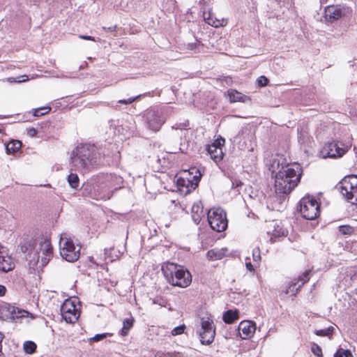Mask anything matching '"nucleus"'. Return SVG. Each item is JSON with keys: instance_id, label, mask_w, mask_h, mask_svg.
I'll return each mask as SVG.
<instances>
[{"instance_id": "4c0bfd02", "label": "nucleus", "mask_w": 357, "mask_h": 357, "mask_svg": "<svg viewBox=\"0 0 357 357\" xmlns=\"http://www.w3.org/2000/svg\"><path fill=\"white\" fill-rule=\"evenodd\" d=\"M257 82L259 86H265L268 83V79L266 77L261 75L257 79Z\"/></svg>"}, {"instance_id": "aec40b11", "label": "nucleus", "mask_w": 357, "mask_h": 357, "mask_svg": "<svg viewBox=\"0 0 357 357\" xmlns=\"http://www.w3.org/2000/svg\"><path fill=\"white\" fill-rule=\"evenodd\" d=\"M192 178L193 181L190 178H182L181 180H178V183L182 186H185L187 191L190 192L198 186V183L201 178V174L199 172V175H195Z\"/></svg>"}, {"instance_id": "37998d69", "label": "nucleus", "mask_w": 357, "mask_h": 357, "mask_svg": "<svg viewBox=\"0 0 357 357\" xmlns=\"http://www.w3.org/2000/svg\"><path fill=\"white\" fill-rule=\"evenodd\" d=\"M79 38L84 40H93L95 41V39L93 37L91 36H86V35H79Z\"/></svg>"}, {"instance_id": "0eeeda50", "label": "nucleus", "mask_w": 357, "mask_h": 357, "mask_svg": "<svg viewBox=\"0 0 357 357\" xmlns=\"http://www.w3.org/2000/svg\"><path fill=\"white\" fill-rule=\"evenodd\" d=\"M338 189L348 202L357 206V176L344 177L339 183Z\"/></svg>"}, {"instance_id": "a211bd4d", "label": "nucleus", "mask_w": 357, "mask_h": 357, "mask_svg": "<svg viewBox=\"0 0 357 357\" xmlns=\"http://www.w3.org/2000/svg\"><path fill=\"white\" fill-rule=\"evenodd\" d=\"M238 330L242 339H248L254 335L256 326L253 321H243L240 323Z\"/></svg>"}, {"instance_id": "49530a36", "label": "nucleus", "mask_w": 357, "mask_h": 357, "mask_svg": "<svg viewBox=\"0 0 357 357\" xmlns=\"http://www.w3.org/2000/svg\"><path fill=\"white\" fill-rule=\"evenodd\" d=\"M164 357H183V354L178 353L174 354H166L164 356Z\"/></svg>"}, {"instance_id": "20e7f679", "label": "nucleus", "mask_w": 357, "mask_h": 357, "mask_svg": "<svg viewBox=\"0 0 357 357\" xmlns=\"http://www.w3.org/2000/svg\"><path fill=\"white\" fill-rule=\"evenodd\" d=\"M162 271L167 281L172 286L185 288L192 282L190 273L182 266L168 263L162 267Z\"/></svg>"}, {"instance_id": "5701e85b", "label": "nucleus", "mask_w": 357, "mask_h": 357, "mask_svg": "<svg viewBox=\"0 0 357 357\" xmlns=\"http://www.w3.org/2000/svg\"><path fill=\"white\" fill-rule=\"evenodd\" d=\"M228 96H229V101L231 102H245L247 100H250L247 96L243 95V93L237 91L236 90H233V89L228 91Z\"/></svg>"}, {"instance_id": "423d86ee", "label": "nucleus", "mask_w": 357, "mask_h": 357, "mask_svg": "<svg viewBox=\"0 0 357 357\" xmlns=\"http://www.w3.org/2000/svg\"><path fill=\"white\" fill-rule=\"evenodd\" d=\"M168 110V107H164L161 109L152 108L148 109L143 116L146 128L153 132L158 131L166 121L165 113Z\"/></svg>"}, {"instance_id": "7ed1b4c3", "label": "nucleus", "mask_w": 357, "mask_h": 357, "mask_svg": "<svg viewBox=\"0 0 357 357\" xmlns=\"http://www.w3.org/2000/svg\"><path fill=\"white\" fill-rule=\"evenodd\" d=\"M99 155L93 144H80L72 152L70 165L75 170L84 173L97 165Z\"/></svg>"}, {"instance_id": "79ce46f5", "label": "nucleus", "mask_w": 357, "mask_h": 357, "mask_svg": "<svg viewBox=\"0 0 357 357\" xmlns=\"http://www.w3.org/2000/svg\"><path fill=\"white\" fill-rule=\"evenodd\" d=\"M245 266H246V268L250 271V272H254L255 271V268H254V266L252 264V263L250 261H248L245 263Z\"/></svg>"}, {"instance_id": "58836bf2", "label": "nucleus", "mask_w": 357, "mask_h": 357, "mask_svg": "<svg viewBox=\"0 0 357 357\" xmlns=\"http://www.w3.org/2000/svg\"><path fill=\"white\" fill-rule=\"evenodd\" d=\"M50 108H40L35 109L33 112V115L36 116H42L46 113H47L50 111Z\"/></svg>"}, {"instance_id": "1a4fd4ad", "label": "nucleus", "mask_w": 357, "mask_h": 357, "mask_svg": "<svg viewBox=\"0 0 357 357\" xmlns=\"http://www.w3.org/2000/svg\"><path fill=\"white\" fill-rule=\"evenodd\" d=\"M196 333L202 344H211L215 335V327L213 319L208 317H202L200 325L197 328Z\"/></svg>"}, {"instance_id": "6e6552de", "label": "nucleus", "mask_w": 357, "mask_h": 357, "mask_svg": "<svg viewBox=\"0 0 357 357\" xmlns=\"http://www.w3.org/2000/svg\"><path fill=\"white\" fill-rule=\"evenodd\" d=\"M59 252L63 259L74 262L79 258L80 246L75 245L70 238L61 236L59 241Z\"/></svg>"}, {"instance_id": "c03bdc74", "label": "nucleus", "mask_w": 357, "mask_h": 357, "mask_svg": "<svg viewBox=\"0 0 357 357\" xmlns=\"http://www.w3.org/2000/svg\"><path fill=\"white\" fill-rule=\"evenodd\" d=\"M273 236L274 237H279L281 235H284V232L283 231H281L280 230H278V229H275L273 231Z\"/></svg>"}, {"instance_id": "4be33fe9", "label": "nucleus", "mask_w": 357, "mask_h": 357, "mask_svg": "<svg viewBox=\"0 0 357 357\" xmlns=\"http://www.w3.org/2000/svg\"><path fill=\"white\" fill-rule=\"evenodd\" d=\"M203 17L205 22L212 26L218 27L223 25L224 20L218 19L211 11H204Z\"/></svg>"}, {"instance_id": "f257e3e1", "label": "nucleus", "mask_w": 357, "mask_h": 357, "mask_svg": "<svg viewBox=\"0 0 357 357\" xmlns=\"http://www.w3.org/2000/svg\"><path fill=\"white\" fill-rule=\"evenodd\" d=\"M271 169L275 174V192L280 204H282L291 190L297 186L301 180L302 170L297 163L283 165L280 161L273 160Z\"/></svg>"}, {"instance_id": "f03ea898", "label": "nucleus", "mask_w": 357, "mask_h": 357, "mask_svg": "<svg viewBox=\"0 0 357 357\" xmlns=\"http://www.w3.org/2000/svg\"><path fill=\"white\" fill-rule=\"evenodd\" d=\"M21 250L26 253V259L30 268H42L53 257V248L49 239L39 237L29 239L21 245Z\"/></svg>"}, {"instance_id": "de8ad7c7", "label": "nucleus", "mask_w": 357, "mask_h": 357, "mask_svg": "<svg viewBox=\"0 0 357 357\" xmlns=\"http://www.w3.org/2000/svg\"><path fill=\"white\" fill-rule=\"evenodd\" d=\"M103 29L107 30V31H111V32L115 31L116 29V26L114 25V26H109V27H107H107H103Z\"/></svg>"}, {"instance_id": "7c9ffc66", "label": "nucleus", "mask_w": 357, "mask_h": 357, "mask_svg": "<svg viewBox=\"0 0 357 357\" xmlns=\"http://www.w3.org/2000/svg\"><path fill=\"white\" fill-rule=\"evenodd\" d=\"M334 357H353V356L349 350L340 348L335 352Z\"/></svg>"}, {"instance_id": "72a5a7b5", "label": "nucleus", "mask_w": 357, "mask_h": 357, "mask_svg": "<svg viewBox=\"0 0 357 357\" xmlns=\"http://www.w3.org/2000/svg\"><path fill=\"white\" fill-rule=\"evenodd\" d=\"M353 231L354 229L349 225H342L339 227V231L344 235L350 234Z\"/></svg>"}, {"instance_id": "e433bc0d", "label": "nucleus", "mask_w": 357, "mask_h": 357, "mask_svg": "<svg viewBox=\"0 0 357 357\" xmlns=\"http://www.w3.org/2000/svg\"><path fill=\"white\" fill-rule=\"evenodd\" d=\"M200 43H193L188 44V48L194 52H199L200 51Z\"/></svg>"}, {"instance_id": "6ab92c4d", "label": "nucleus", "mask_w": 357, "mask_h": 357, "mask_svg": "<svg viewBox=\"0 0 357 357\" xmlns=\"http://www.w3.org/2000/svg\"><path fill=\"white\" fill-rule=\"evenodd\" d=\"M100 177L105 181L108 188L113 190V192H115L121 188V184L123 182V178L121 176L109 174Z\"/></svg>"}, {"instance_id": "2eb2a0df", "label": "nucleus", "mask_w": 357, "mask_h": 357, "mask_svg": "<svg viewBox=\"0 0 357 357\" xmlns=\"http://www.w3.org/2000/svg\"><path fill=\"white\" fill-rule=\"evenodd\" d=\"M225 139L222 137L217 139L213 143L207 146L206 151L211 158L216 163L223 158L222 146L225 144Z\"/></svg>"}, {"instance_id": "c85d7f7f", "label": "nucleus", "mask_w": 357, "mask_h": 357, "mask_svg": "<svg viewBox=\"0 0 357 357\" xmlns=\"http://www.w3.org/2000/svg\"><path fill=\"white\" fill-rule=\"evenodd\" d=\"M36 344L32 341H26L24 343L23 348L26 354H32L36 350Z\"/></svg>"}, {"instance_id": "ddd939ff", "label": "nucleus", "mask_w": 357, "mask_h": 357, "mask_svg": "<svg viewBox=\"0 0 357 357\" xmlns=\"http://www.w3.org/2000/svg\"><path fill=\"white\" fill-rule=\"evenodd\" d=\"M352 9L345 6H328L324 10V18L326 22L333 23L342 18L348 17L351 15Z\"/></svg>"}, {"instance_id": "9d476101", "label": "nucleus", "mask_w": 357, "mask_h": 357, "mask_svg": "<svg viewBox=\"0 0 357 357\" xmlns=\"http://www.w3.org/2000/svg\"><path fill=\"white\" fill-rule=\"evenodd\" d=\"M208 223L211 229L218 232L225 231L227 227L225 211L221 208H213L207 213Z\"/></svg>"}, {"instance_id": "b1692460", "label": "nucleus", "mask_w": 357, "mask_h": 357, "mask_svg": "<svg viewBox=\"0 0 357 357\" xmlns=\"http://www.w3.org/2000/svg\"><path fill=\"white\" fill-rule=\"evenodd\" d=\"M22 146V142L19 140H12L6 145V151L7 154H14L17 153Z\"/></svg>"}, {"instance_id": "a19ab883", "label": "nucleus", "mask_w": 357, "mask_h": 357, "mask_svg": "<svg viewBox=\"0 0 357 357\" xmlns=\"http://www.w3.org/2000/svg\"><path fill=\"white\" fill-rule=\"evenodd\" d=\"M106 337H107L106 333L97 334L95 336H93V337L90 338V340L93 341V342H99V341L102 340Z\"/></svg>"}, {"instance_id": "412c9836", "label": "nucleus", "mask_w": 357, "mask_h": 357, "mask_svg": "<svg viewBox=\"0 0 357 357\" xmlns=\"http://www.w3.org/2000/svg\"><path fill=\"white\" fill-rule=\"evenodd\" d=\"M192 218L196 225L199 224L202 218L204 217L205 213L203 206L200 202L195 203L191 209Z\"/></svg>"}, {"instance_id": "c9c22d12", "label": "nucleus", "mask_w": 357, "mask_h": 357, "mask_svg": "<svg viewBox=\"0 0 357 357\" xmlns=\"http://www.w3.org/2000/svg\"><path fill=\"white\" fill-rule=\"evenodd\" d=\"M261 252L259 248L252 250V259L254 261L258 262L261 260Z\"/></svg>"}, {"instance_id": "a878e982", "label": "nucleus", "mask_w": 357, "mask_h": 357, "mask_svg": "<svg viewBox=\"0 0 357 357\" xmlns=\"http://www.w3.org/2000/svg\"><path fill=\"white\" fill-rule=\"evenodd\" d=\"M238 319V313L236 310H229L222 316V319L226 324H231Z\"/></svg>"}, {"instance_id": "f8f14e48", "label": "nucleus", "mask_w": 357, "mask_h": 357, "mask_svg": "<svg viewBox=\"0 0 357 357\" xmlns=\"http://www.w3.org/2000/svg\"><path fill=\"white\" fill-rule=\"evenodd\" d=\"M299 211L307 220H314L319 215V204L310 196L303 197L299 202Z\"/></svg>"}, {"instance_id": "39448f33", "label": "nucleus", "mask_w": 357, "mask_h": 357, "mask_svg": "<svg viewBox=\"0 0 357 357\" xmlns=\"http://www.w3.org/2000/svg\"><path fill=\"white\" fill-rule=\"evenodd\" d=\"M82 195L96 200H107L111 198L114 192L108 188L100 176L96 182H90L82 186Z\"/></svg>"}, {"instance_id": "cd10ccee", "label": "nucleus", "mask_w": 357, "mask_h": 357, "mask_svg": "<svg viewBox=\"0 0 357 357\" xmlns=\"http://www.w3.org/2000/svg\"><path fill=\"white\" fill-rule=\"evenodd\" d=\"M68 182L73 188H77L79 185V179L77 174L70 173L68 176Z\"/></svg>"}, {"instance_id": "a18cd8bd", "label": "nucleus", "mask_w": 357, "mask_h": 357, "mask_svg": "<svg viewBox=\"0 0 357 357\" xmlns=\"http://www.w3.org/2000/svg\"><path fill=\"white\" fill-rule=\"evenodd\" d=\"M6 292V287L2 284H0V296H4Z\"/></svg>"}, {"instance_id": "473e14b6", "label": "nucleus", "mask_w": 357, "mask_h": 357, "mask_svg": "<svg viewBox=\"0 0 357 357\" xmlns=\"http://www.w3.org/2000/svg\"><path fill=\"white\" fill-rule=\"evenodd\" d=\"M312 352L317 356V357H322V350L321 348L317 344L314 343L311 347Z\"/></svg>"}, {"instance_id": "9b49d317", "label": "nucleus", "mask_w": 357, "mask_h": 357, "mask_svg": "<svg viewBox=\"0 0 357 357\" xmlns=\"http://www.w3.org/2000/svg\"><path fill=\"white\" fill-rule=\"evenodd\" d=\"M351 146L350 144H344L340 141H332L326 143L320 151L323 158H337L344 155Z\"/></svg>"}, {"instance_id": "8fccbe9b", "label": "nucleus", "mask_w": 357, "mask_h": 357, "mask_svg": "<svg viewBox=\"0 0 357 357\" xmlns=\"http://www.w3.org/2000/svg\"><path fill=\"white\" fill-rule=\"evenodd\" d=\"M29 134L31 136H34L36 134V130L34 128H31L29 130Z\"/></svg>"}, {"instance_id": "2f4dec72", "label": "nucleus", "mask_w": 357, "mask_h": 357, "mask_svg": "<svg viewBox=\"0 0 357 357\" xmlns=\"http://www.w3.org/2000/svg\"><path fill=\"white\" fill-rule=\"evenodd\" d=\"M185 328H186V326H185V324L179 325L178 326L174 328L172 330L171 334L173 336H176V335H181V334H183L184 333Z\"/></svg>"}, {"instance_id": "09e8293b", "label": "nucleus", "mask_w": 357, "mask_h": 357, "mask_svg": "<svg viewBox=\"0 0 357 357\" xmlns=\"http://www.w3.org/2000/svg\"><path fill=\"white\" fill-rule=\"evenodd\" d=\"M298 138V142L300 143H304L305 142V140L304 139L305 136H304V134H303V133H300Z\"/></svg>"}, {"instance_id": "f3484780", "label": "nucleus", "mask_w": 357, "mask_h": 357, "mask_svg": "<svg viewBox=\"0 0 357 357\" xmlns=\"http://www.w3.org/2000/svg\"><path fill=\"white\" fill-rule=\"evenodd\" d=\"M14 267L13 258L6 253L5 248L0 246V271L8 272Z\"/></svg>"}, {"instance_id": "4468645a", "label": "nucleus", "mask_w": 357, "mask_h": 357, "mask_svg": "<svg viewBox=\"0 0 357 357\" xmlns=\"http://www.w3.org/2000/svg\"><path fill=\"white\" fill-rule=\"evenodd\" d=\"M61 312L63 319L67 323H74L79 317V312L74 303L70 300H66L61 307Z\"/></svg>"}, {"instance_id": "bb28decb", "label": "nucleus", "mask_w": 357, "mask_h": 357, "mask_svg": "<svg viewBox=\"0 0 357 357\" xmlns=\"http://www.w3.org/2000/svg\"><path fill=\"white\" fill-rule=\"evenodd\" d=\"M133 318H128L123 320V327L119 331V335L124 337L128 334L129 331L133 326Z\"/></svg>"}, {"instance_id": "ea45409f", "label": "nucleus", "mask_w": 357, "mask_h": 357, "mask_svg": "<svg viewBox=\"0 0 357 357\" xmlns=\"http://www.w3.org/2000/svg\"><path fill=\"white\" fill-rule=\"evenodd\" d=\"M139 96H136V97H131V98H129L128 99H122V100H119L118 101L119 103H121V104H126V105H128V104H131L132 102H133L137 98H138Z\"/></svg>"}, {"instance_id": "603ef678", "label": "nucleus", "mask_w": 357, "mask_h": 357, "mask_svg": "<svg viewBox=\"0 0 357 357\" xmlns=\"http://www.w3.org/2000/svg\"><path fill=\"white\" fill-rule=\"evenodd\" d=\"M191 171H192V172H190V174H193V172H194V171H195L196 172H197V169H191Z\"/></svg>"}, {"instance_id": "c756f323", "label": "nucleus", "mask_w": 357, "mask_h": 357, "mask_svg": "<svg viewBox=\"0 0 357 357\" xmlns=\"http://www.w3.org/2000/svg\"><path fill=\"white\" fill-rule=\"evenodd\" d=\"M334 328L333 326H329L328 328L316 330L314 333L318 336H329L333 332Z\"/></svg>"}, {"instance_id": "393cba45", "label": "nucleus", "mask_w": 357, "mask_h": 357, "mask_svg": "<svg viewBox=\"0 0 357 357\" xmlns=\"http://www.w3.org/2000/svg\"><path fill=\"white\" fill-rule=\"evenodd\" d=\"M225 250L222 249L214 248L207 252V257L211 260L221 259L225 256Z\"/></svg>"}, {"instance_id": "f704fd0d", "label": "nucleus", "mask_w": 357, "mask_h": 357, "mask_svg": "<svg viewBox=\"0 0 357 357\" xmlns=\"http://www.w3.org/2000/svg\"><path fill=\"white\" fill-rule=\"evenodd\" d=\"M28 76L24 75H22L20 77H9L8 78V82H10V83H13V82H25L26 80H28Z\"/></svg>"}, {"instance_id": "3c124183", "label": "nucleus", "mask_w": 357, "mask_h": 357, "mask_svg": "<svg viewBox=\"0 0 357 357\" xmlns=\"http://www.w3.org/2000/svg\"><path fill=\"white\" fill-rule=\"evenodd\" d=\"M351 66L353 67L356 66V68H355L354 70L357 71V60L354 61V63Z\"/></svg>"}, {"instance_id": "dca6fc26", "label": "nucleus", "mask_w": 357, "mask_h": 357, "mask_svg": "<svg viewBox=\"0 0 357 357\" xmlns=\"http://www.w3.org/2000/svg\"><path fill=\"white\" fill-rule=\"evenodd\" d=\"M310 271H306L297 279H293L285 287L283 291L285 294H291L295 296L301 287L309 280Z\"/></svg>"}]
</instances>
